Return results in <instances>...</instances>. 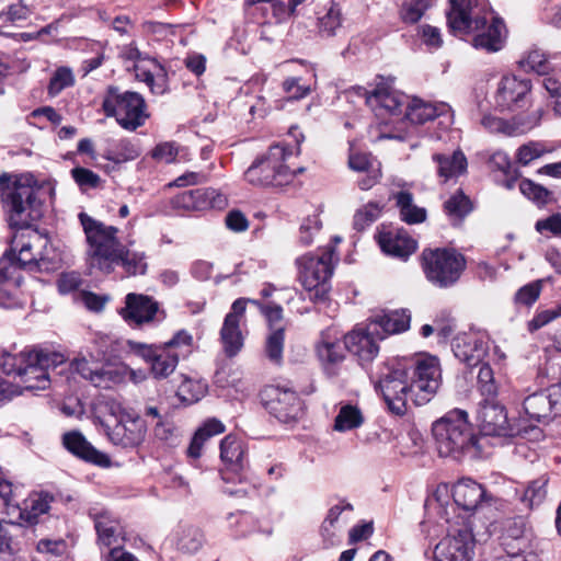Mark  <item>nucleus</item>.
Masks as SVG:
<instances>
[{"label": "nucleus", "mask_w": 561, "mask_h": 561, "mask_svg": "<svg viewBox=\"0 0 561 561\" xmlns=\"http://www.w3.org/2000/svg\"><path fill=\"white\" fill-rule=\"evenodd\" d=\"M220 458L228 470L241 471L247 465L242 442L236 436H226L220 443Z\"/></svg>", "instance_id": "obj_29"}, {"label": "nucleus", "mask_w": 561, "mask_h": 561, "mask_svg": "<svg viewBox=\"0 0 561 561\" xmlns=\"http://www.w3.org/2000/svg\"><path fill=\"white\" fill-rule=\"evenodd\" d=\"M147 424L139 415L126 411L121 412L116 424L107 428L110 440L123 448H135L146 438Z\"/></svg>", "instance_id": "obj_13"}, {"label": "nucleus", "mask_w": 561, "mask_h": 561, "mask_svg": "<svg viewBox=\"0 0 561 561\" xmlns=\"http://www.w3.org/2000/svg\"><path fill=\"white\" fill-rule=\"evenodd\" d=\"M394 197L403 221L414 225L426 219L425 208L419 207L413 203V195L411 193L402 191L396 194Z\"/></svg>", "instance_id": "obj_34"}, {"label": "nucleus", "mask_w": 561, "mask_h": 561, "mask_svg": "<svg viewBox=\"0 0 561 561\" xmlns=\"http://www.w3.org/2000/svg\"><path fill=\"white\" fill-rule=\"evenodd\" d=\"M488 343L482 335L465 334L456 339L453 351L455 356L468 366L473 367L482 363L488 354Z\"/></svg>", "instance_id": "obj_23"}, {"label": "nucleus", "mask_w": 561, "mask_h": 561, "mask_svg": "<svg viewBox=\"0 0 561 561\" xmlns=\"http://www.w3.org/2000/svg\"><path fill=\"white\" fill-rule=\"evenodd\" d=\"M421 261L426 278L440 288L456 284L466 266L463 255L449 249H425Z\"/></svg>", "instance_id": "obj_8"}, {"label": "nucleus", "mask_w": 561, "mask_h": 561, "mask_svg": "<svg viewBox=\"0 0 561 561\" xmlns=\"http://www.w3.org/2000/svg\"><path fill=\"white\" fill-rule=\"evenodd\" d=\"M16 497L18 488H14L10 481L0 477V500L3 501V504L7 507V514L9 516L13 515L12 505L19 503Z\"/></svg>", "instance_id": "obj_56"}, {"label": "nucleus", "mask_w": 561, "mask_h": 561, "mask_svg": "<svg viewBox=\"0 0 561 561\" xmlns=\"http://www.w3.org/2000/svg\"><path fill=\"white\" fill-rule=\"evenodd\" d=\"M283 88L286 93L293 99H301L310 93V87L299 83L298 78H288L283 82Z\"/></svg>", "instance_id": "obj_63"}, {"label": "nucleus", "mask_w": 561, "mask_h": 561, "mask_svg": "<svg viewBox=\"0 0 561 561\" xmlns=\"http://www.w3.org/2000/svg\"><path fill=\"white\" fill-rule=\"evenodd\" d=\"M119 314L130 327L139 328L154 321L159 314V304L149 296L129 293Z\"/></svg>", "instance_id": "obj_19"}, {"label": "nucleus", "mask_w": 561, "mask_h": 561, "mask_svg": "<svg viewBox=\"0 0 561 561\" xmlns=\"http://www.w3.org/2000/svg\"><path fill=\"white\" fill-rule=\"evenodd\" d=\"M75 83V77L70 68L59 67L53 75L49 84L48 93L56 96L64 89L71 87Z\"/></svg>", "instance_id": "obj_45"}, {"label": "nucleus", "mask_w": 561, "mask_h": 561, "mask_svg": "<svg viewBox=\"0 0 561 561\" xmlns=\"http://www.w3.org/2000/svg\"><path fill=\"white\" fill-rule=\"evenodd\" d=\"M178 156V148L173 142H163L158 145L153 151L152 157L161 162L171 163Z\"/></svg>", "instance_id": "obj_61"}, {"label": "nucleus", "mask_w": 561, "mask_h": 561, "mask_svg": "<svg viewBox=\"0 0 561 561\" xmlns=\"http://www.w3.org/2000/svg\"><path fill=\"white\" fill-rule=\"evenodd\" d=\"M23 360V365L19 370L20 390H45L50 385L48 370L64 364L66 358L62 354L35 348L30 350Z\"/></svg>", "instance_id": "obj_9"}, {"label": "nucleus", "mask_w": 561, "mask_h": 561, "mask_svg": "<svg viewBox=\"0 0 561 561\" xmlns=\"http://www.w3.org/2000/svg\"><path fill=\"white\" fill-rule=\"evenodd\" d=\"M125 380V365L119 367H101L99 375H94L92 383L100 388H111Z\"/></svg>", "instance_id": "obj_41"}, {"label": "nucleus", "mask_w": 561, "mask_h": 561, "mask_svg": "<svg viewBox=\"0 0 561 561\" xmlns=\"http://www.w3.org/2000/svg\"><path fill=\"white\" fill-rule=\"evenodd\" d=\"M71 367L80 374L84 379L89 380L92 383V378L94 375H99L100 367L98 366V360L91 356V360H89L85 356L79 355L76 357Z\"/></svg>", "instance_id": "obj_51"}, {"label": "nucleus", "mask_w": 561, "mask_h": 561, "mask_svg": "<svg viewBox=\"0 0 561 561\" xmlns=\"http://www.w3.org/2000/svg\"><path fill=\"white\" fill-rule=\"evenodd\" d=\"M547 482L545 477L531 481L524 491L522 501L530 508L542 503L547 495Z\"/></svg>", "instance_id": "obj_43"}, {"label": "nucleus", "mask_w": 561, "mask_h": 561, "mask_svg": "<svg viewBox=\"0 0 561 561\" xmlns=\"http://www.w3.org/2000/svg\"><path fill=\"white\" fill-rule=\"evenodd\" d=\"M374 332L380 328L385 335L404 332L410 327V316L403 310H394L377 316L370 323Z\"/></svg>", "instance_id": "obj_32"}, {"label": "nucleus", "mask_w": 561, "mask_h": 561, "mask_svg": "<svg viewBox=\"0 0 561 561\" xmlns=\"http://www.w3.org/2000/svg\"><path fill=\"white\" fill-rule=\"evenodd\" d=\"M449 106L445 103L433 104L421 99H412L405 108V117L413 124H424L445 113Z\"/></svg>", "instance_id": "obj_28"}, {"label": "nucleus", "mask_w": 561, "mask_h": 561, "mask_svg": "<svg viewBox=\"0 0 561 561\" xmlns=\"http://www.w3.org/2000/svg\"><path fill=\"white\" fill-rule=\"evenodd\" d=\"M501 539L504 551L534 550L530 539L525 535V523L520 518L506 523Z\"/></svg>", "instance_id": "obj_31"}, {"label": "nucleus", "mask_w": 561, "mask_h": 561, "mask_svg": "<svg viewBox=\"0 0 561 561\" xmlns=\"http://www.w3.org/2000/svg\"><path fill=\"white\" fill-rule=\"evenodd\" d=\"M206 393V385L185 377L178 388L176 396L185 404L199 401Z\"/></svg>", "instance_id": "obj_39"}, {"label": "nucleus", "mask_w": 561, "mask_h": 561, "mask_svg": "<svg viewBox=\"0 0 561 561\" xmlns=\"http://www.w3.org/2000/svg\"><path fill=\"white\" fill-rule=\"evenodd\" d=\"M317 354L322 362L336 364L343 360V348L339 342L322 340L317 346Z\"/></svg>", "instance_id": "obj_46"}, {"label": "nucleus", "mask_w": 561, "mask_h": 561, "mask_svg": "<svg viewBox=\"0 0 561 561\" xmlns=\"http://www.w3.org/2000/svg\"><path fill=\"white\" fill-rule=\"evenodd\" d=\"M536 229L540 233H543L545 231H549L553 234L561 233V215H552L546 219L538 220L536 222Z\"/></svg>", "instance_id": "obj_64"}, {"label": "nucleus", "mask_w": 561, "mask_h": 561, "mask_svg": "<svg viewBox=\"0 0 561 561\" xmlns=\"http://www.w3.org/2000/svg\"><path fill=\"white\" fill-rule=\"evenodd\" d=\"M62 440L65 447L77 457L101 467L110 466V457L95 449L79 432L65 434Z\"/></svg>", "instance_id": "obj_25"}, {"label": "nucleus", "mask_w": 561, "mask_h": 561, "mask_svg": "<svg viewBox=\"0 0 561 561\" xmlns=\"http://www.w3.org/2000/svg\"><path fill=\"white\" fill-rule=\"evenodd\" d=\"M83 279L77 272H65L61 273L57 280L58 290L61 294H69L76 291L82 285Z\"/></svg>", "instance_id": "obj_55"}, {"label": "nucleus", "mask_w": 561, "mask_h": 561, "mask_svg": "<svg viewBox=\"0 0 561 561\" xmlns=\"http://www.w3.org/2000/svg\"><path fill=\"white\" fill-rule=\"evenodd\" d=\"M519 190L525 197L538 206L547 205L552 199L550 191L528 179L520 181Z\"/></svg>", "instance_id": "obj_40"}, {"label": "nucleus", "mask_w": 561, "mask_h": 561, "mask_svg": "<svg viewBox=\"0 0 561 561\" xmlns=\"http://www.w3.org/2000/svg\"><path fill=\"white\" fill-rule=\"evenodd\" d=\"M543 149L538 142H528L519 147L517 151V160L519 163L527 165L535 159L541 157Z\"/></svg>", "instance_id": "obj_58"}, {"label": "nucleus", "mask_w": 561, "mask_h": 561, "mask_svg": "<svg viewBox=\"0 0 561 561\" xmlns=\"http://www.w3.org/2000/svg\"><path fill=\"white\" fill-rule=\"evenodd\" d=\"M99 543L107 548L121 547L124 538L122 537L121 526L117 522L105 516H100L95 520Z\"/></svg>", "instance_id": "obj_33"}, {"label": "nucleus", "mask_w": 561, "mask_h": 561, "mask_svg": "<svg viewBox=\"0 0 561 561\" xmlns=\"http://www.w3.org/2000/svg\"><path fill=\"white\" fill-rule=\"evenodd\" d=\"M530 81L515 76H504L497 87L495 104L502 111H516L527 104Z\"/></svg>", "instance_id": "obj_18"}, {"label": "nucleus", "mask_w": 561, "mask_h": 561, "mask_svg": "<svg viewBox=\"0 0 561 561\" xmlns=\"http://www.w3.org/2000/svg\"><path fill=\"white\" fill-rule=\"evenodd\" d=\"M478 421L481 431L489 436H510L513 430L510 426L505 408L485 400L478 410Z\"/></svg>", "instance_id": "obj_20"}, {"label": "nucleus", "mask_w": 561, "mask_h": 561, "mask_svg": "<svg viewBox=\"0 0 561 561\" xmlns=\"http://www.w3.org/2000/svg\"><path fill=\"white\" fill-rule=\"evenodd\" d=\"M248 301L244 298L237 299L232 304L230 312L225 317L220 330V341L224 352L228 357L236 356L243 347L244 334L241 329V322L244 321Z\"/></svg>", "instance_id": "obj_14"}, {"label": "nucleus", "mask_w": 561, "mask_h": 561, "mask_svg": "<svg viewBox=\"0 0 561 561\" xmlns=\"http://www.w3.org/2000/svg\"><path fill=\"white\" fill-rule=\"evenodd\" d=\"M433 160L437 163L438 176L447 181L453 178H458L466 173L468 162L462 151L456 150L450 156L443 153H435Z\"/></svg>", "instance_id": "obj_30"}, {"label": "nucleus", "mask_w": 561, "mask_h": 561, "mask_svg": "<svg viewBox=\"0 0 561 561\" xmlns=\"http://www.w3.org/2000/svg\"><path fill=\"white\" fill-rule=\"evenodd\" d=\"M284 330V327H276L266 340V356L275 364L282 363L285 340Z\"/></svg>", "instance_id": "obj_42"}, {"label": "nucleus", "mask_w": 561, "mask_h": 561, "mask_svg": "<svg viewBox=\"0 0 561 561\" xmlns=\"http://www.w3.org/2000/svg\"><path fill=\"white\" fill-rule=\"evenodd\" d=\"M204 543V535L201 529L193 526H184L176 533V547L186 553L197 552Z\"/></svg>", "instance_id": "obj_35"}, {"label": "nucleus", "mask_w": 561, "mask_h": 561, "mask_svg": "<svg viewBox=\"0 0 561 561\" xmlns=\"http://www.w3.org/2000/svg\"><path fill=\"white\" fill-rule=\"evenodd\" d=\"M382 206L376 202H369L363 208L358 209L354 216V226L362 230L370 222L375 221L381 214Z\"/></svg>", "instance_id": "obj_47"}, {"label": "nucleus", "mask_w": 561, "mask_h": 561, "mask_svg": "<svg viewBox=\"0 0 561 561\" xmlns=\"http://www.w3.org/2000/svg\"><path fill=\"white\" fill-rule=\"evenodd\" d=\"M484 496L483 486L471 479H461L453 489L455 503L466 511L476 510Z\"/></svg>", "instance_id": "obj_27"}, {"label": "nucleus", "mask_w": 561, "mask_h": 561, "mask_svg": "<svg viewBox=\"0 0 561 561\" xmlns=\"http://www.w3.org/2000/svg\"><path fill=\"white\" fill-rule=\"evenodd\" d=\"M478 385L482 394L493 397L496 394L493 370L488 364H481L478 373Z\"/></svg>", "instance_id": "obj_53"}, {"label": "nucleus", "mask_w": 561, "mask_h": 561, "mask_svg": "<svg viewBox=\"0 0 561 561\" xmlns=\"http://www.w3.org/2000/svg\"><path fill=\"white\" fill-rule=\"evenodd\" d=\"M89 244L88 262L90 268H96L105 274L119 265L128 275H144L147 271L146 253L134 250V242L123 245L117 239L118 229L105 226L87 214L79 215Z\"/></svg>", "instance_id": "obj_3"}, {"label": "nucleus", "mask_w": 561, "mask_h": 561, "mask_svg": "<svg viewBox=\"0 0 561 561\" xmlns=\"http://www.w3.org/2000/svg\"><path fill=\"white\" fill-rule=\"evenodd\" d=\"M476 557L477 540L469 520L450 527L434 550L435 561H476Z\"/></svg>", "instance_id": "obj_11"}, {"label": "nucleus", "mask_w": 561, "mask_h": 561, "mask_svg": "<svg viewBox=\"0 0 561 561\" xmlns=\"http://www.w3.org/2000/svg\"><path fill=\"white\" fill-rule=\"evenodd\" d=\"M518 66L526 72H536L545 75L550 66L545 53L538 48H533L518 60Z\"/></svg>", "instance_id": "obj_37"}, {"label": "nucleus", "mask_w": 561, "mask_h": 561, "mask_svg": "<svg viewBox=\"0 0 561 561\" xmlns=\"http://www.w3.org/2000/svg\"><path fill=\"white\" fill-rule=\"evenodd\" d=\"M376 381L388 409L396 415L407 412V402L412 400L415 405L428 403L436 394L442 373L439 362L434 356L417 358L409 368H386Z\"/></svg>", "instance_id": "obj_2"}, {"label": "nucleus", "mask_w": 561, "mask_h": 561, "mask_svg": "<svg viewBox=\"0 0 561 561\" xmlns=\"http://www.w3.org/2000/svg\"><path fill=\"white\" fill-rule=\"evenodd\" d=\"M51 500L53 497L47 493L31 494L24 501L23 507L19 503L12 505L13 515L16 514V518L21 523L35 524L39 515L48 512Z\"/></svg>", "instance_id": "obj_26"}, {"label": "nucleus", "mask_w": 561, "mask_h": 561, "mask_svg": "<svg viewBox=\"0 0 561 561\" xmlns=\"http://www.w3.org/2000/svg\"><path fill=\"white\" fill-rule=\"evenodd\" d=\"M333 254L334 250L330 248L317 254L307 253L296 259L298 280L309 293V299L316 302L328 298L329 280L334 270Z\"/></svg>", "instance_id": "obj_7"}, {"label": "nucleus", "mask_w": 561, "mask_h": 561, "mask_svg": "<svg viewBox=\"0 0 561 561\" xmlns=\"http://www.w3.org/2000/svg\"><path fill=\"white\" fill-rule=\"evenodd\" d=\"M0 198L10 225L22 230L14 234L10 252L18 251L19 264L25 268L48 270V238L36 230H23L41 217L35 188L4 172L0 174Z\"/></svg>", "instance_id": "obj_1"}, {"label": "nucleus", "mask_w": 561, "mask_h": 561, "mask_svg": "<svg viewBox=\"0 0 561 561\" xmlns=\"http://www.w3.org/2000/svg\"><path fill=\"white\" fill-rule=\"evenodd\" d=\"M131 353L150 364V373L156 379L168 378L179 364V353L169 352L161 344H145L127 341Z\"/></svg>", "instance_id": "obj_12"}, {"label": "nucleus", "mask_w": 561, "mask_h": 561, "mask_svg": "<svg viewBox=\"0 0 561 561\" xmlns=\"http://www.w3.org/2000/svg\"><path fill=\"white\" fill-rule=\"evenodd\" d=\"M106 116H114L125 129L135 130L144 125L147 114L144 98L137 92L121 93L118 88L108 87L103 100Z\"/></svg>", "instance_id": "obj_10"}, {"label": "nucleus", "mask_w": 561, "mask_h": 561, "mask_svg": "<svg viewBox=\"0 0 561 561\" xmlns=\"http://www.w3.org/2000/svg\"><path fill=\"white\" fill-rule=\"evenodd\" d=\"M450 10L447 13V22L455 34H473L472 45L476 48L494 53L502 49L505 39V25L491 16L488 23L486 13L482 12L477 0H449Z\"/></svg>", "instance_id": "obj_4"}, {"label": "nucleus", "mask_w": 561, "mask_h": 561, "mask_svg": "<svg viewBox=\"0 0 561 561\" xmlns=\"http://www.w3.org/2000/svg\"><path fill=\"white\" fill-rule=\"evenodd\" d=\"M494 561H541V559L535 550H513L504 551V554L496 557Z\"/></svg>", "instance_id": "obj_60"}, {"label": "nucleus", "mask_w": 561, "mask_h": 561, "mask_svg": "<svg viewBox=\"0 0 561 561\" xmlns=\"http://www.w3.org/2000/svg\"><path fill=\"white\" fill-rule=\"evenodd\" d=\"M290 146L276 144L259 157L244 173L248 183L254 186H282L290 183L304 168H294L297 157Z\"/></svg>", "instance_id": "obj_6"}, {"label": "nucleus", "mask_w": 561, "mask_h": 561, "mask_svg": "<svg viewBox=\"0 0 561 561\" xmlns=\"http://www.w3.org/2000/svg\"><path fill=\"white\" fill-rule=\"evenodd\" d=\"M432 434L440 457L460 460L478 453L479 437L465 410L454 409L436 420L432 425Z\"/></svg>", "instance_id": "obj_5"}, {"label": "nucleus", "mask_w": 561, "mask_h": 561, "mask_svg": "<svg viewBox=\"0 0 561 561\" xmlns=\"http://www.w3.org/2000/svg\"><path fill=\"white\" fill-rule=\"evenodd\" d=\"M28 351H23L19 354H11L8 352H2L0 355V369L5 375H15L19 376V370L23 365V360Z\"/></svg>", "instance_id": "obj_50"}, {"label": "nucleus", "mask_w": 561, "mask_h": 561, "mask_svg": "<svg viewBox=\"0 0 561 561\" xmlns=\"http://www.w3.org/2000/svg\"><path fill=\"white\" fill-rule=\"evenodd\" d=\"M364 422L362 411L352 404L341 407L334 420V430L346 432L359 427Z\"/></svg>", "instance_id": "obj_36"}, {"label": "nucleus", "mask_w": 561, "mask_h": 561, "mask_svg": "<svg viewBox=\"0 0 561 561\" xmlns=\"http://www.w3.org/2000/svg\"><path fill=\"white\" fill-rule=\"evenodd\" d=\"M541 284L540 282H534L523 286L515 295V300L517 304H522L525 306H529L534 304L540 294Z\"/></svg>", "instance_id": "obj_57"}, {"label": "nucleus", "mask_w": 561, "mask_h": 561, "mask_svg": "<svg viewBox=\"0 0 561 561\" xmlns=\"http://www.w3.org/2000/svg\"><path fill=\"white\" fill-rule=\"evenodd\" d=\"M481 124L490 133H501L508 136L516 133V128L513 124L491 114L484 115L481 119Z\"/></svg>", "instance_id": "obj_54"}, {"label": "nucleus", "mask_w": 561, "mask_h": 561, "mask_svg": "<svg viewBox=\"0 0 561 561\" xmlns=\"http://www.w3.org/2000/svg\"><path fill=\"white\" fill-rule=\"evenodd\" d=\"M428 7V0H411L402 5L401 18L407 23H416Z\"/></svg>", "instance_id": "obj_49"}, {"label": "nucleus", "mask_w": 561, "mask_h": 561, "mask_svg": "<svg viewBox=\"0 0 561 561\" xmlns=\"http://www.w3.org/2000/svg\"><path fill=\"white\" fill-rule=\"evenodd\" d=\"M270 400L266 402L267 409L282 422L296 420L300 412V400L296 392L289 389L272 387L266 390Z\"/></svg>", "instance_id": "obj_21"}, {"label": "nucleus", "mask_w": 561, "mask_h": 561, "mask_svg": "<svg viewBox=\"0 0 561 561\" xmlns=\"http://www.w3.org/2000/svg\"><path fill=\"white\" fill-rule=\"evenodd\" d=\"M227 197L211 187L185 191L172 198L174 208L186 211L222 209L227 206Z\"/></svg>", "instance_id": "obj_17"}, {"label": "nucleus", "mask_w": 561, "mask_h": 561, "mask_svg": "<svg viewBox=\"0 0 561 561\" xmlns=\"http://www.w3.org/2000/svg\"><path fill=\"white\" fill-rule=\"evenodd\" d=\"M357 92L365 96L366 104L378 117L400 115L409 103L405 94L385 85L377 87L371 93L364 88H357Z\"/></svg>", "instance_id": "obj_16"}, {"label": "nucleus", "mask_w": 561, "mask_h": 561, "mask_svg": "<svg viewBox=\"0 0 561 561\" xmlns=\"http://www.w3.org/2000/svg\"><path fill=\"white\" fill-rule=\"evenodd\" d=\"M321 229V221L318 216H309L300 225L299 228V242L300 244L308 247L314 238L318 236Z\"/></svg>", "instance_id": "obj_48"}, {"label": "nucleus", "mask_w": 561, "mask_h": 561, "mask_svg": "<svg viewBox=\"0 0 561 561\" xmlns=\"http://www.w3.org/2000/svg\"><path fill=\"white\" fill-rule=\"evenodd\" d=\"M524 410L529 419L538 422L561 415V381L528 396L524 400Z\"/></svg>", "instance_id": "obj_15"}, {"label": "nucleus", "mask_w": 561, "mask_h": 561, "mask_svg": "<svg viewBox=\"0 0 561 561\" xmlns=\"http://www.w3.org/2000/svg\"><path fill=\"white\" fill-rule=\"evenodd\" d=\"M78 300H80L89 310L99 312L105 307L107 297L96 295L92 291L82 290L78 294Z\"/></svg>", "instance_id": "obj_59"}, {"label": "nucleus", "mask_w": 561, "mask_h": 561, "mask_svg": "<svg viewBox=\"0 0 561 561\" xmlns=\"http://www.w3.org/2000/svg\"><path fill=\"white\" fill-rule=\"evenodd\" d=\"M447 215L456 221H460L472 210V203L461 191L451 195L444 204Z\"/></svg>", "instance_id": "obj_38"}, {"label": "nucleus", "mask_w": 561, "mask_h": 561, "mask_svg": "<svg viewBox=\"0 0 561 561\" xmlns=\"http://www.w3.org/2000/svg\"><path fill=\"white\" fill-rule=\"evenodd\" d=\"M489 163L493 170H497L506 176H510L512 173V163L510 157L503 151L494 152L491 156Z\"/></svg>", "instance_id": "obj_62"}, {"label": "nucleus", "mask_w": 561, "mask_h": 561, "mask_svg": "<svg viewBox=\"0 0 561 561\" xmlns=\"http://www.w3.org/2000/svg\"><path fill=\"white\" fill-rule=\"evenodd\" d=\"M370 328H356L344 336L345 348L356 356L362 365L370 363L379 352Z\"/></svg>", "instance_id": "obj_22"}, {"label": "nucleus", "mask_w": 561, "mask_h": 561, "mask_svg": "<svg viewBox=\"0 0 561 561\" xmlns=\"http://www.w3.org/2000/svg\"><path fill=\"white\" fill-rule=\"evenodd\" d=\"M164 348L180 356H186L192 348L193 336L185 330L178 331L171 340L160 343Z\"/></svg>", "instance_id": "obj_44"}, {"label": "nucleus", "mask_w": 561, "mask_h": 561, "mask_svg": "<svg viewBox=\"0 0 561 561\" xmlns=\"http://www.w3.org/2000/svg\"><path fill=\"white\" fill-rule=\"evenodd\" d=\"M378 243L389 255L405 260L415 252L416 241L403 229H391L379 233Z\"/></svg>", "instance_id": "obj_24"}, {"label": "nucleus", "mask_w": 561, "mask_h": 561, "mask_svg": "<svg viewBox=\"0 0 561 561\" xmlns=\"http://www.w3.org/2000/svg\"><path fill=\"white\" fill-rule=\"evenodd\" d=\"M71 175L75 180V182L80 186L82 190L88 188H95L99 186L101 179L100 176L94 173L93 171L77 167L71 170Z\"/></svg>", "instance_id": "obj_52"}]
</instances>
